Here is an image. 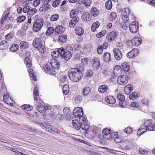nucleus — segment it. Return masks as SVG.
<instances>
[{
  "instance_id": "nucleus-5",
  "label": "nucleus",
  "mask_w": 155,
  "mask_h": 155,
  "mask_svg": "<svg viewBox=\"0 0 155 155\" xmlns=\"http://www.w3.org/2000/svg\"><path fill=\"white\" fill-rule=\"evenodd\" d=\"M70 51L65 50L63 48V53L61 54V58H64V60L66 61H68L70 60L72 57V52L73 51L72 49Z\"/></svg>"
},
{
  "instance_id": "nucleus-16",
  "label": "nucleus",
  "mask_w": 155,
  "mask_h": 155,
  "mask_svg": "<svg viewBox=\"0 0 155 155\" xmlns=\"http://www.w3.org/2000/svg\"><path fill=\"white\" fill-rule=\"evenodd\" d=\"M115 58L117 60H120L122 57L121 51L117 49H114L113 51Z\"/></svg>"
},
{
  "instance_id": "nucleus-26",
  "label": "nucleus",
  "mask_w": 155,
  "mask_h": 155,
  "mask_svg": "<svg viewBox=\"0 0 155 155\" xmlns=\"http://www.w3.org/2000/svg\"><path fill=\"white\" fill-rule=\"evenodd\" d=\"M19 45L21 49L24 50L27 49L28 47L29 44L28 42L24 41L20 43Z\"/></svg>"
},
{
  "instance_id": "nucleus-58",
  "label": "nucleus",
  "mask_w": 155,
  "mask_h": 155,
  "mask_svg": "<svg viewBox=\"0 0 155 155\" xmlns=\"http://www.w3.org/2000/svg\"><path fill=\"white\" fill-rule=\"evenodd\" d=\"M40 126L42 127L43 129L46 130V129H48V127H49V125L47 124H46L41 123L40 124Z\"/></svg>"
},
{
  "instance_id": "nucleus-41",
  "label": "nucleus",
  "mask_w": 155,
  "mask_h": 155,
  "mask_svg": "<svg viewBox=\"0 0 155 155\" xmlns=\"http://www.w3.org/2000/svg\"><path fill=\"white\" fill-rule=\"evenodd\" d=\"M100 25V23L96 21L94 23L91 27V29L93 32H94L95 29L98 28Z\"/></svg>"
},
{
  "instance_id": "nucleus-31",
  "label": "nucleus",
  "mask_w": 155,
  "mask_h": 155,
  "mask_svg": "<svg viewBox=\"0 0 155 155\" xmlns=\"http://www.w3.org/2000/svg\"><path fill=\"white\" fill-rule=\"evenodd\" d=\"M108 89V87L107 85H102L99 87L98 91L100 93H104L107 91Z\"/></svg>"
},
{
  "instance_id": "nucleus-44",
  "label": "nucleus",
  "mask_w": 155,
  "mask_h": 155,
  "mask_svg": "<svg viewBox=\"0 0 155 155\" xmlns=\"http://www.w3.org/2000/svg\"><path fill=\"white\" fill-rule=\"evenodd\" d=\"M49 7L48 4L44 5L39 9V11L40 12L46 11L48 10Z\"/></svg>"
},
{
  "instance_id": "nucleus-27",
  "label": "nucleus",
  "mask_w": 155,
  "mask_h": 155,
  "mask_svg": "<svg viewBox=\"0 0 155 155\" xmlns=\"http://www.w3.org/2000/svg\"><path fill=\"white\" fill-rule=\"evenodd\" d=\"M65 30V28L61 25L57 26L55 29V31L58 34L62 33Z\"/></svg>"
},
{
  "instance_id": "nucleus-54",
  "label": "nucleus",
  "mask_w": 155,
  "mask_h": 155,
  "mask_svg": "<svg viewBox=\"0 0 155 155\" xmlns=\"http://www.w3.org/2000/svg\"><path fill=\"white\" fill-rule=\"evenodd\" d=\"M116 48L114 49H117L119 50H121L123 48L122 44L120 42H117L116 44Z\"/></svg>"
},
{
  "instance_id": "nucleus-13",
  "label": "nucleus",
  "mask_w": 155,
  "mask_h": 155,
  "mask_svg": "<svg viewBox=\"0 0 155 155\" xmlns=\"http://www.w3.org/2000/svg\"><path fill=\"white\" fill-rule=\"evenodd\" d=\"M79 121L81 124V127L84 130H86L88 128L87 125L85 118L82 116L79 117Z\"/></svg>"
},
{
  "instance_id": "nucleus-35",
  "label": "nucleus",
  "mask_w": 155,
  "mask_h": 155,
  "mask_svg": "<svg viewBox=\"0 0 155 155\" xmlns=\"http://www.w3.org/2000/svg\"><path fill=\"white\" fill-rule=\"evenodd\" d=\"M75 31L76 34L79 36H80L82 35L84 32V30L81 27L77 28Z\"/></svg>"
},
{
  "instance_id": "nucleus-1",
  "label": "nucleus",
  "mask_w": 155,
  "mask_h": 155,
  "mask_svg": "<svg viewBox=\"0 0 155 155\" xmlns=\"http://www.w3.org/2000/svg\"><path fill=\"white\" fill-rule=\"evenodd\" d=\"M38 87L37 86L35 87L34 90L33 91L34 100L37 101V103L36 104V109L40 113L43 114L45 113L46 110H50L51 107L49 105L47 104H44L43 105L41 103H39L40 101L38 99L39 97H38Z\"/></svg>"
},
{
  "instance_id": "nucleus-7",
  "label": "nucleus",
  "mask_w": 155,
  "mask_h": 155,
  "mask_svg": "<svg viewBox=\"0 0 155 155\" xmlns=\"http://www.w3.org/2000/svg\"><path fill=\"white\" fill-rule=\"evenodd\" d=\"M128 77L125 75H122L119 77L117 79V82L120 85L126 84L128 81Z\"/></svg>"
},
{
  "instance_id": "nucleus-51",
  "label": "nucleus",
  "mask_w": 155,
  "mask_h": 155,
  "mask_svg": "<svg viewBox=\"0 0 155 155\" xmlns=\"http://www.w3.org/2000/svg\"><path fill=\"white\" fill-rule=\"evenodd\" d=\"M117 98L120 101H124L125 99L124 96L121 93H118L117 95Z\"/></svg>"
},
{
  "instance_id": "nucleus-28",
  "label": "nucleus",
  "mask_w": 155,
  "mask_h": 155,
  "mask_svg": "<svg viewBox=\"0 0 155 155\" xmlns=\"http://www.w3.org/2000/svg\"><path fill=\"white\" fill-rule=\"evenodd\" d=\"M79 19V18H77L76 19L72 18L69 23V26L71 28H74L78 22Z\"/></svg>"
},
{
  "instance_id": "nucleus-11",
  "label": "nucleus",
  "mask_w": 155,
  "mask_h": 155,
  "mask_svg": "<svg viewBox=\"0 0 155 155\" xmlns=\"http://www.w3.org/2000/svg\"><path fill=\"white\" fill-rule=\"evenodd\" d=\"M63 48H59L57 51H53L51 54L52 56L54 58H61L62 55L61 54L63 53Z\"/></svg>"
},
{
  "instance_id": "nucleus-52",
  "label": "nucleus",
  "mask_w": 155,
  "mask_h": 155,
  "mask_svg": "<svg viewBox=\"0 0 155 155\" xmlns=\"http://www.w3.org/2000/svg\"><path fill=\"white\" fill-rule=\"evenodd\" d=\"M37 11V10L35 8L30 9L28 13V15H33L35 14Z\"/></svg>"
},
{
  "instance_id": "nucleus-53",
  "label": "nucleus",
  "mask_w": 155,
  "mask_h": 155,
  "mask_svg": "<svg viewBox=\"0 0 155 155\" xmlns=\"http://www.w3.org/2000/svg\"><path fill=\"white\" fill-rule=\"evenodd\" d=\"M26 18V17L25 16L22 15L19 16L16 19V21L18 22H21L23 21Z\"/></svg>"
},
{
  "instance_id": "nucleus-49",
  "label": "nucleus",
  "mask_w": 155,
  "mask_h": 155,
  "mask_svg": "<svg viewBox=\"0 0 155 155\" xmlns=\"http://www.w3.org/2000/svg\"><path fill=\"white\" fill-rule=\"evenodd\" d=\"M138 97L137 93L134 92H132L129 95V98L130 99H136Z\"/></svg>"
},
{
  "instance_id": "nucleus-64",
  "label": "nucleus",
  "mask_w": 155,
  "mask_h": 155,
  "mask_svg": "<svg viewBox=\"0 0 155 155\" xmlns=\"http://www.w3.org/2000/svg\"><path fill=\"white\" fill-rule=\"evenodd\" d=\"M128 16V15H123L122 16V19L123 21L125 23H126L129 20V18Z\"/></svg>"
},
{
  "instance_id": "nucleus-32",
  "label": "nucleus",
  "mask_w": 155,
  "mask_h": 155,
  "mask_svg": "<svg viewBox=\"0 0 155 155\" xmlns=\"http://www.w3.org/2000/svg\"><path fill=\"white\" fill-rule=\"evenodd\" d=\"M48 127V129H46V131L49 132L52 134L58 133V130L56 128L50 125Z\"/></svg>"
},
{
  "instance_id": "nucleus-8",
  "label": "nucleus",
  "mask_w": 155,
  "mask_h": 155,
  "mask_svg": "<svg viewBox=\"0 0 155 155\" xmlns=\"http://www.w3.org/2000/svg\"><path fill=\"white\" fill-rule=\"evenodd\" d=\"M73 114L75 118L80 117L83 115V109L82 108L79 107L76 108L73 110Z\"/></svg>"
},
{
  "instance_id": "nucleus-37",
  "label": "nucleus",
  "mask_w": 155,
  "mask_h": 155,
  "mask_svg": "<svg viewBox=\"0 0 155 155\" xmlns=\"http://www.w3.org/2000/svg\"><path fill=\"white\" fill-rule=\"evenodd\" d=\"M105 6L107 9L108 10L111 9L112 6L111 1L108 0L106 1L105 3Z\"/></svg>"
},
{
  "instance_id": "nucleus-55",
  "label": "nucleus",
  "mask_w": 155,
  "mask_h": 155,
  "mask_svg": "<svg viewBox=\"0 0 155 155\" xmlns=\"http://www.w3.org/2000/svg\"><path fill=\"white\" fill-rule=\"evenodd\" d=\"M3 98V101L5 103L6 102H9L8 100H11V98L9 97L8 94L7 93L4 95Z\"/></svg>"
},
{
  "instance_id": "nucleus-9",
  "label": "nucleus",
  "mask_w": 155,
  "mask_h": 155,
  "mask_svg": "<svg viewBox=\"0 0 155 155\" xmlns=\"http://www.w3.org/2000/svg\"><path fill=\"white\" fill-rule=\"evenodd\" d=\"M129 28L132 33H135L138 28V23L136 21L131 22L129 25Z\"/></svg>"
},
{
  "instance_id": "nucleus-14",
  "label": "nucleus",
  "mask_w": 155,
  "mask_h": 155,
  "mask_svg": "<svg viewBox=\"0 0 155 155\" xmlns=\"http://www.w3.org/2000/svg\"><path fill=\"white\" fill-rule=\"evenodd\" d=\"M43 42L41 39L36 38L33 41L32 45L33 47L36 48L42 45Z\"/></svg>"
},
{
  "instance_id": "nucleus-47",
  "label": "nucleus",
  "mask_w": 155,
  "mask_h": 155,
  "mask_svg": "<svg viewBox=\"0 0 155 155\" xmlns=\"http://www.w3.org/2000/svg\"><path fill=\"white\" fill-rule=\"evenodd\" d=\"M54 31V29L53 27H50L48 28L46 32L47 35H49L52 34Z\"/></svg>"
},
{
  "instance_id": "nucleus-17",
  "label": "nucleus",
  "mask_w": 155,
  "mask_h": 155,
  "mask_svg": "<svg viewBox=\"0 0 155 155\" xmlns=\"http://www.w3.org/2000/svg\"><path fill=\"white\" fill-rule=\"evenodd\" d=\"M30 56L31 55L29 53H25L24 62L27 67L28 68L30 67L31 65L30 60Z\"/></svg>"
},
{
  "instance_id": "nucleus-20",
  "label": "nucleus",
  "mask_w": 155,
  "mask_h": 155,
  "mask_svg": "<svg viewBox=\"0 0 155 155\" xmlns=\"http://www.w3.org/2000/svg\"><path fill=\"white\" fill-rule=\"evenodd\" d=\"M50 64L52 68L55 69H58L59 67V62L55 59L51 60Z\"/></svg>"
},
{
  "instance_id": "nucleus-34",
  "label": "nucleus",
  "mask_w": 155,
  "mask_h": 155,
  "mask_svg": "<svg viewBox=\"0 0 155 155\" xmlns=\"http://www.w3.org/2000/svg\"><path fill=\"white\" fill-rule=\"evenodd\" d=\"M91 13L94 17L97 16L99 14V12L95 7H93L91 9Z\"/></svg>"
},
{
  "instance_id": "nucleus-62",
  "label": "nucleus",
  "mask_w": 155,
  "mask_h": 155,
  "mask_svg": "<svg viewBox=\"0 0 155 155\" xmlns=\"http://www.w3.org/2000/svg\"><path fill=\"white\" fill-rule=\"evenodd\" d=\"M103 49V47L102 45H99L97 48V52L98 54H100L102 53Z\"/></svg>"
},
{
  "instance_id": "nucleus-18",
  "label": "nucleus",
  "mask_w": 155,
  "mask_h": 155,
  "mask_svg": "<svg viewBox=\"0 0 155 155\" xmlns=\"http://www.w3.org/2000/svg\"><path fill=\"white\" fill-rule=\"evenodd\" d=\"M138 50L137 49H132L130 52L127 53V56L128 58H132L138 54Z\"/></svg>"
},
{
  "instance_id": "nucleus-30",
  "label": "nucleus",
  "mask_w": 155,
  "mask_h": 155,
  "mask_svg": "<svg viewBox=\"0 0 155 155\" xmlns=\"http://www.w3.org/2000/svg\"><path fill=\"white\" fill-rule=\"evenodd\" d=\"M82 19L84 21H89L91 19L90 14L87 12L84 13L82 16Z\"/></svg>"
},
{
  "instance_id": "nucleus-61",
  "label": "nucleus",
  "mask_w": 155,
  "mask_h": 155,
  "mask_svg": "<svg viewBox=\"0 0 155 155\" xmlns=\"http://www.w3.org/2000/svg\"><path fill=\"white\" fill-rule=\"evenodd\" d=\"M63 112L65 114L68 115L71 113V111L69 108L66 107L63 109Z\"/></svg>"
},
{
  "instance_id": "nucleus-45",
  "label": "nucleus",
  "mask_w": 155,
  "mask_h": 155,
  "mask_svg": "<svg viewBox=\"0 0 155 155\" xmlns=\"http://www.w3.org/2000/svg\"><path fill=\"white\" fill-rule=\"evenodd\" d=\"M28 72L29 74L30 77L32 78L33 80L35 81L36 80V77L34 75L33 70L30 68L28 69Z\"/></svg>"
},
{
  "instance_id": "nucleus-29",
  "label": "nucleus",
  "mask_w": 155,
  "mask_h": 155,
  "mask_svg": "<svg viewBox=\"0 0 155 155\" xmlns=\"http://www.w3.org/2000/svg\"><path fill=\"white\" fill-rule=\"evenodd\" d=\"M78 2L80 4H84L87 8L90 6L91 3L90 0H79Z\"/></svg>"
},
{
  "instance_id": "nucleus-56",
  "label": "nucleus",
  "mask_w": 155,
  "mask_h": 155,
  "mask_svg": "<svg viewBox=\"0 0 155 155\" xmlns=\"http://www.w3.org/2000/svg\"><path fill=\"white\" fill-rule=\"evenodd\" d=\"M81 47L80 45L77 44L74 46V49L75 51H78V52H79L80 53H81Z\"/></svg>"
},
{
  "instance_id": "nucleus-12",
  "label": "nucleus",
  "mask_w": 155,
  "mask_h": 155,
  "mask_svg": "<svg viewBox=\"0 0 155 155\" xmlns=\"http://www.w3.org/2000/svg\"><path fill=\"white\" fill-rule=\"evenodd\" d=\"M117 37L116 33L112 31L108 33L106 36V39L108 41L111 42L114 41Z\"/></svg>"
},
{
  "instance_id": "nucleus-3",
  "label": "nucleus",
  "mask_w": 155,
  "mask_h": 155,
  "mask_svg": "<svg viewBox=\"0 0 155 155\" xmlns=\"http://www.w3.org/2000/svg\"><path fill=\"white\" fill-rule=\"evenodd\" d=\"M145 127L140 129L137 132L138 135H141L148 130L149 131H155V124H153L151 120H148L144 122Z\"/></svg>"
},
{
  "instance_id": "nucleus-57",
  "label": "nucleus",
  "mask_w": 155,
  "mask_h": 155,
  "mask_svg": "<svg viewBox=\"0 0 155 155\" xmlns=\"http://www.w3.org/2000/svg\"><path fill=\"white\" fill-rule=\"evenodd\" d=\"M82 100V98L81 96H77L75 98L74 101L76 103L78 104L81 102Z\"/></svg>"
},
{
  "instance_id": "nucleus-38",
  "label": "nucleus",
  "mask_w": 155,
  "mask_h": 155,
  "mask_svg": "<svg viewBox=\"0 0 155 155\" xmlns=\"http://www.w3.org/2000/svg\"><path fill=\"white\" fill-rule=\"evenodd\" d=\"M39 52L41 54H43L46 50L45 46L42 44L37 48Z\"/></svg>"
},
{
  "instance_id": "nucleus-36",
  "label": "nucleus",
  "mask_w": 155,
  "mask_h": 155,
  "mask_svg": "<svg viewBox=\"0 0 155 155\" xmlns=\"http://www.w3.org/2000/svg\"><path fill=\"white\" fill-rule=\"evenodd\" d=\"M103 58L106 62L109 61L110 59V53L107 52L105 53L103 55Z\"/></svg>"
},
{
  "instance_id": "nucleus-2",
  "label": "nucleus",
  "mask_w": 155,
  "mask_h": 155,
  "mask_svg": "<svg viewBox=\"0 0 155 155\" xmlns=\"http://www.w3.org/2000/svg\"><path fill=\"white\" fill-rule=\"evenodd\" d=\"M68 76L72 81L77 82L81 79L82 74L80 69L76 68H72L68 72Z\"/></svg>"
},
{
  "instance_id": "nucleus-46",
  "label": "nucleus",
  "mask_w": 155,
  "mask_h": 155,
  "mask_svg": "<svg viewBox=\"0 0 155 155\" xmlns=\"http://www.w3.org/2000/svg\"><path fill=\"white\" fill-rule=\"evenodd\" d=\"M67 40V36L64 35H60L59 37L58 40L61 42H64Z\"/></svg>"
},
{
  "instance_id": "nucleus-24",
  "label": "nucleus",
  "mask_w": 155,
  "mask_h": 155,
  "mask_svg": "<svg viewBox=\"0 0 155 155\" xmlns=\"http://www.w3.org/2000/svg\"><path fill=\"white\" fill-rule=\"evenodd\" d=\"M78 11L77 10L73 9L70 13V17L72 18H79L78 16Z\"/></svg>"
},
{
  "instance_id": "nucleus-23",
  "label": "nucleus",
  "mask_w": 155,
  "mask_h": 155,
  "mask_svg": "<svg viewBox=\"0 0 155 155\" xmlns=\"http://www.w3.org/2000/svg\"><path fill=\"white\" fill-rule=\"evenodd\" d=\"M8 44L5 40H3L0 42V49L4 50L6 49L8 46Z\"/></svg>"
},
{
  "instance_id": "nucleus-40",
  "label": "nucleus",
  "mask_w": 155,
  "mask_h": 155,
  "mask_svg": "<svg viewBox=\"0 0 155 155\" xmlns=\"http://www.w3.org/2000/svg\"><path fill=\"white\" fill-rule=\"evenodd\" d=\"M62 90L63 93L65 95L67 94L69 91V86L68 85H64L63 87Z\"/></svg>"
},
{
  "instance_id": "nucleus-4",
  "label": "nucleus",
  "mask_w": 155,
  "mask_h": 155,
  "mask_svg": "<svg viewBox=\"0 0 155 155\" xmlns=\"http://www.w3.org/2000/svg\"><path fill=\"white\" fill-rule=\"evenodd\" d=\"M43 19L41 18H37L33 25V30L34 32H37L40 31L43 25Z\"/></svg>"
},
{
  "instance_id": "nucleus-59",
  "label": "nucleus",
  "mask_w": 155,
  "mask_h": 155,
  "mask_svg": "<svg viewBox=\"0 0 155 155\" xmlns=\"http://www.w3.org/2000/svg\"><path fill=\"white\" fill-rule=\"evenodd\" d=\"M121 67L118 65H116L114 66V72L117 71H118L120 73L121 71Z\"/></svg>"
},
{
  "instance_id": "nucleus-6",
  "label": "nucleus",
  "mask_w": 155,
  "mask_h": 155,
  "mask_svg": "<svg viewBox=\"0 0 155 155\" xmlns=\"http://www.w3.org/2000/svg\"><path fill=\"white\" fill-rule=\"evenodd\" d=\"M92 69L94 71L98 70L100 67V62L99 59L97 57L94 58L92 60Z\"/></svg>"
},
{
  "instance_id": "nucleus-25",
  "label": "nucleus",
  "mask_w": 155,
  "mask_h": 155,
  "mask_svg": "<svg viewBox=\"0 0 155 155\" xmlns=\"http://www.w3.org/2000/svg\"><path fill=\"white\" fill-rule=\"evenodd\" d=\"M82 95L84 96L87 95L90 92V88L88 87H84L81 90Z\"/></svg>"
},
{
  "instance_id": "nucleus-39",
  "label": "nucleus",
  "mask_w": 155,
  "mask_h": 155,
  "mask_svg": "<svg viewBox=\"0 0 155 155\" xmlns=\"http://www.w3.org/2000/svg\"><path fill=\"white\" fill-rule=\"evenodd\" d=\"M117 17V14L114 12H111L109 15V19L111 21L115 20Z\"/></svg>"
},
{
  "instance_id": "nucleus-48",
  "label": "nucleus",
  "mask_w": 155,
  "mask_h": 155,
  "mask_svg": "<svg viewBox=\"0 0 155 155\" xmlns=\"http://www.w3.org/2000/svg\"><path fill=\"white\" fill-rule=\"evenodd\" d=\"M59 16L58 14L52 15L50 18V20L51 21H55L59 18Z\"/></svg>"
},
{
  "instance_id": "nucleus-19",
  "label": "nucleus",
  "mask_w": 155,
  "mask_h": 155,
  "mask_svg": "<svg viewBox=\"0 0 155 155\" xmlns=\"http://www.w3.org/2000/svg\"><path fill=\"white\" fill-rule=\"evenodd\" d=\"M110 130L107 129V128H105L102 131V133L104 134L103 137L106 140H108L110 138Z\"/></svg>"
},
{
  "instance_id": "nucleus-15",
  "label": "nucleus",
  "mask_w": 155,
  "mask_h": 155,
  "mask_svg": "<svg viewBox=\"0 0 155 155\" xmlns=\"http://www.w3.org/2000/svg\"><path fill=\"white\" fill-rule=\"evenodd\" d=\"M43 69L47 71V73L54 75L55 74V71L52 68H51L50 66L47 64H44L43 65Z\"/></svg>"
},
{
  "instance_id": "nucleus-42",
  "label": "nucleus",
  "mask_w": 155,
  "mask_h": 155,
  "mask_svg": "<svg viewBox=\"0 0 155 155\" xmlns=\"http://www.w3.org/2000/svg\"><path fill=\"white\" fill-rule=\"evenodd\" d=\"M93 72L91 70H88L85 73L84 77L86 79H88L89 78L91 77L93 75Z\"/></svg>"
},
{
  "instance_id": "nucleus-21",
  "label": "nucleus",
  "mask_w": 155,
  "mask_h": 155,
  "mask_svg": "<svg viewBox=\"0 0 155 155\" xmlns=\"http://www.w3.org/2000/svg\"><path fill=\"white\" fill-rule=\"evenodd\" d=\"M105 100L106 103L110 104H113L116 102L115 98L111 96H108L105 97Z\"/></svg>"
},
{
  "instance_id": "nucleus-60",
  "label": "nucleus",
  "mask_w": 155,
  "mask_h": 155,
  "mask_svg": "<svg viewBox=\"0 0 155 155\" xmlns=\"http://www.w3.org/2000/svg\"><path fill=\"white\" fill-rule=\"evenodd\" d=\"M30 9V8L29 7V6L28 5H26L23 8V12L24 13H27L28 14V12L29 11Z\"/></svg>"
},
{
  "instance_id": "nucleus-10",
  "label": "nucleus",
  "mask_w": 155,
  "mask_h": 155,
  "mask_svg": "<svg viewBox=\"0 0 155 155\" xmlns=\"http://www.w3.org/2000/svg\"><path fill=\"white\" fill-rule=\"evenodd\" d=\"M142 43V40L141 39L138 37H135L133 38L131 41H129L128 42L127 45L128 46H130V45L131 43L133 45L135 46H138Z\"/></svg>"
},
{
  "instance_id": "nucleus-33",
  "label": "nucleus",
  "mask_w": 155,
  "mask_h": 155,
  "mask_svg": "<svg viewBox=\"0 0 155 155\" xmlns=\"http://www.w3.org/2000/svg\"><path fill=\"white\" fill-rule=\"evenodd\" d=\"M122 67L124 70L125 72H128L130 69V66L126 62L124 61L122 64Z\"/></svg>"
},
{
  "instance_id": "nucleus-43",
  "label": "nucleus",
  "mask_w": 155,
  "mask_h": 155,
  "mask_svg": "<svg viewBox=\"0 0 155 155\" xmlns=\"http://www.w3.org/2000/svg\"><path fill=\"white\" fill-rule=\"evenodd\" d=\"M19 46L17 44H14L12 45L10 49L12 52L16 51L18 49Z\"/></svg>"
},
{
  "instance_id": "nucleus-63",
  "label": "nucleus",
  "mask_w": 155,
  "mask_h": 155,
  "mask_svg": "<svg viewBox=\"0 0 155 155\" xmlns=\"http://www.w3.org/2000/svg\"><path fill=\"white\" fill-rule=\"evenodd\" d=\"M130 13V9L129 8H127L124 9L123 12V15H128Z\"/></svg>"
},
{
  "instance_id": "nucleus-22",
  "label": "nucleus",
  "mask_w": 155,
  "mask_h": 155,
  "mask_svg": "<svg viewBox=\"0 0 155 155\" xmlns=\"http://www.w3.org/2000/svg\"><path fill=\"white\" fill-rule=\"evenodd\" d=\"M72 125L73 127L77 130H79L81 127V124L77 120H72Z\"/></svg>"
},
{
  "instance_id": "nucleus-50",
  "label": "nucleus",
  "mask_w": 155,
  "mask_h": 155,
  "mask_svg": "<svg viewBox=\"0 0 155 155\" xmlns=\"http://www.w3.org/2000/svg\"><path fill=\"white\" fill-rule=\"evenodd\" d=\"M21 108L25 110L28 111L31 110L32 106H31L29 104H25L22 106Z\"/></svg>"
}]
</instances>
